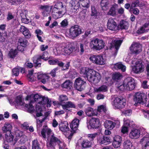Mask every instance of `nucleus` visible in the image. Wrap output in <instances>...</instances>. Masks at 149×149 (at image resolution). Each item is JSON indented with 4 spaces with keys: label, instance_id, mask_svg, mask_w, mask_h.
I'll return each mask as SVG.
<instances>
[{
    "label": "nucleus",
    "instance_id": "nucleus-55",
    "mask_svg": "<svg viewBox=\"0 0 149 149\" xmlns=\"http://www.w3.org/2000/svg\"><path fill=\"white\" fill-rule=\"evenodd\" d=\"M58 70V68H56L53 69L51 71L49 74H50L53 77L56 76V74Z\"/></svg>",
    "mask_w": 149,
    "mask_h": 149
},
{
    "label": "nucleus",
    "instance_id": "nucleus-28",
    "mask_svg": "<svg viewBox=\"0 0 149 149\" xmlns=\"http://www.w3.org/2000/svg\"><path fill=\"white\" fill-rule=\"evenodd\" d=\"M70 6L74 9L77 10L79 8L80 3L79 1L77 0H71L70 2Z\"/></svg>",
    "mask_w": 149,
    "mask_h": 149
},
{
    "label": "nucleus",
    "instance_id": "nucleus-9",
    "mask_svg": "<svg viewBox=\"0 0 149 149\" xmlns=\"http://www.w3.org/2000/svg\"><path fill=\"white\" fill-rule=\"evenodd\" d=\"M124 85L125 86L126 90L129 91L134 89L135 85L133 79L130 77H127L125 79Z\"/></svg>",
    "mask_w": 149,
    "mask_h": 149
},
{
    "label": "nucleus",
    "instance_id": "nucleus-60",
    "mask_svg": "<svg viewBox=\"0 0 149 149\" xmlns=\"http://www.w3.org/2000/svg\"><path fill=\"white\" fill-rule=\"evenodd\" d=\"M57 144L58 145L59 149H64L66 146V145L64 143L60 141Z\"/></svg>",
    "mask_w": 149,
    "mask_h": 149
},
{
    "label": "nucleus",
    "instance_id": "nucleus-32",
    "mask_svg": "<svg viewBox=\"0 0 149 149\" xmlns=\"http://www.w3.org/2000/svg\"><path fill=\"white\" fill-rule=\"evenodd\" d=\"M129 26L128 23L124 20L121 21L118 25V27L121 29H127Z\"/></svg>",
    "mask_w": 149,
    "mask_h": 149
},
{
    "label": "nucleus",
    "instance_id": "nucleus-39",
    "mask_svg": "<svg viewBox=\"0 0 149 149\" xmlns=\"http://www.w3.org/2000/svg\"><path fill=\"white\" fill-rule=\"evenodd\" d=\"M68 100V97L65 95H61L59 96V100L61 105L63 104L65 102L67 101Z\"/></svg>",
    "mask_w": 149,
    "mask_h": 149
},
{
    "label": "nucleus",
    "instance_id": "nucleus-36",
    "mask_svg": "<svg viewBox=\"0 0 149 149\" xmlns=\"http://www.w3.org/2000/svg\"><path fill=\"white\" fill-rule=\"evenodd\" d=\"M122 99V97L120 96L116 97H115L112 103V104L114 107L117 109L118 106L119 102L121 99Z\"/></svg>",
    "mask_w": 149,
    "mask_h": 149
},
{
    "label": "nucleus",
    "instance_id": "nucleus-43",
    "mask_svg": "<svg viewBox=\"0 0 149 149\" xmlns=\"http://www.w3.org/2000/svg\"><path fill=\"white\" fill-rule=\"evenodd\" d=\"M107 90L108 89L106 85H103L97 88L96 89V92H104L107 91Z\"/></svg>",
    "mask_w": 149,
    "mask_h": 149
},
{
    "label": "nucleus",
    "instance_id": "nucleus-53",
    "mask_svg": "<svg viewBox=\"0 0 149 149\" xmlns=\"http://www.w3.org/2000/svg\"><path fill=\"white\" fill-rule=\"evenodd\" d=\"M116 12L115 8L114 7H111L108 13V14L112 16H114L116 15Z\"/></svg>",
    "mask_w": 149,
    "mask_h": 149
},
{
    "label": "nucleus",
    "instance_id": "nucleus-17",
    "mask_svg": "<svg viewBox=\"0 0 149 149\" xmlns=\"http://www.w3.org/2000/svg\"><path fill=\"white\" fill-rule=\"evenodd\" d=\"M36 74L37 80L44 84H46L49 78V76L45 74L38 73Z\"/></svg>",
    "mask_w": 149,
    "mask_h": 149
},
{
    "label": "nucleus",
    "instance_id": "nucleus-3",
    "mask_svg": "<svg viewBox=\"0 0 149 149\" xmlns=\"http://www.w3.org/2000/svg\"><path fill=\"white\" fill-rule=\"evenodd\" d=\"M90 46L93 49L100 50L105 46V43L102 40L96 38L91 41Z\"/></svg>",
    "mask_w": 149,
    "mask_h": 149
},
{
    "label": "nucleus",
    "instance_id": "nucleus-50",
    "mask_svg": "<svg viewBox=\"0 0 149 149\" xmlns=\"http://www.w3.org/2000/svg\"><path fill=\"white\" fill-rule=\"evenodd\" d=\"M17 53V50L11 49L8 53V56L11 58H14Z\"/></svg>",
    "mask_w": 149,
    "mask_h": 149
},
{
    "label": "nucleus",
    "instance_id": "nucleus-52",
    "mask_svg": "<svg viewBox=\"0 0 149 149\" xmlns=\"http://www.w3.org/2000/svg\"><path fill=\"white\" fill-rule=\"evenodd\" d=\"M39 58L40 59L41 58L45 60H47L49 58L48 53L47 52H44L42 56H40Z\"/></svg>",
    "mask_w": 149,
    "mask_h": 149
},
{
    "label": "nucleus",
    "instance_id": "nucleus-64",
    "mask_svg": "<svg viewBox=\"0 0 149 149\" xmlns=\"http://www.w3.org/2000/svg\"><path fill=\"white\" fill-rule=\"evenodd\" d=\"M121 143L120 142L113 141V145L115 148H117L120 146Z\"/></svg>",
    "mask_w": 149,
    "mask_h": 149
},
{
    "label": "nucleus",
    "instance_id": "nucleus-1",
    "mask_svg": "<svg viewBox=\"0 0 149 149\" xmlns=\"http://www.w3.org/2000/svg\"><path fill=\"white\" fill-rule=\"evenodd\" d=\"M40 95L37 94H32L30 95H27L26 98V100H30L29 103L28 104L25 105V107L28 109V111L29 112H31L33 111L34 108L31 103L34 101L32 100H34V101L37 102Z\"/></svg>",
    "mask_w": 149,
    "mask_h": 149
},
{
    "label": "nucleus",
    "instance_id": "nucleus-57",
    "mask_svg": "<svg viewBox=\"0 0 149 149\" xmlns=\"http://www.w3.org/2000/svg\"><path fill=\"white\" fill-rule=\"evenodd\" d=\"M122 114L126 116H129L132 114V110L130 109L124 110L122 111Z\"/></svg>",
    "mask_w": 149,
    "mask_h": 149
},
{
    "label": "nucleus",
    "instance_id": "nucleus-26",
    "mask_svg": "<svg viewBox=\"0 0 149 149\" xmlns=\"http://www.w3.org/2000/svg\"><path fill=\"white\" fill-rule=\"evenodd\" d=\"M59 127V129L62 132H65L69 130V128L67 122L60 123Z\"/></svg>",
    "mask_w": 149,
    "mask_h": 149
},
{
    "label": "nucleus",
    "instance_id": "nucleus-63",
    "mask_svg": "<svg viewBox=\"0 0 149 149\" xmlns=\"http://www.w3.org/2000/svg\"><path fill=\"white\" fill-rule=\"evenodd\" d=\"M122 139L121 137L119 135L115 136L113 138V141L121 142Z\"/></svg>",
    "mask_w": 149,
    "mask_h": 149
},
{
    "label": "nucleus",
    "instance_id": "nucleus-38",
    "mask_svg": "<svg viewBox=\"0 0 149 149\" xmlns=\"http://www.w3.org/2000/svg\"><path fill=\"white\" fill-rule=\"evenodd\" d=\"M122 77V75L119 73H115L112 75V79L116 81L120 80Z\"/></svg>",
    "mask_w": 149,
    "mask_h": 149
},
{
    "label": "nucleus",
    "instance_id": "nucleus-58",
    "mask_svg": "<svg viewBox=\"0 0 149 149\" xmlns=\"http://www.w3.org/2000/svg\"><path fill=\"white\" fill-rule=\"evenodd\" d=\"M19 70L18 68H14L13 69L12 71V74L17 76L19 74Z\"/></svg>",
    "mask_w": 149,
    "mask_h": 149
},
{
    "label": "nucleus",
    "instance_id": "nucleus-14",
    "mask_svg": "<svg viewBox=\"0 0 149 149\" xmlns=\"http://www.w3.org/2000/svg\"><path fill=\"white\" fill-rule=\"evenodd\" d=\"M52 133H53L51 130L47 126H43V128L41 131V134L42 136L45 139L47 137V140L49 139V137Z\"/></svg>",
    "mask_w": 149,
    "mask_h": 149
},
{
    "label": "nucleus",
    "instance_id": "nucleus-56",
    "mask_svg": "<svg viewBox=\"0 0 149 149\" xmlns=\"http://www.w3.org/2000/svg\"><path fill=\"white\" fill-rule=\"evenodd\" d=\"M91 16H96L97 13V12L95 7L93 6H91Z\"/></svg>",
    "mask_w": 149,
    "mask_h": 149
},
{
    "label": "nucleus",
    "instance_id": "nucleus-54",
    "mask_svg": "<svg viewBox=\"0 0 149 149\" xmlns=\"http://www.w3.org/2000/svg\"><path fill=\"white\" fill-rule=\"evenodd\" d=\"M63 48L61 47H59L56 48V51H54V53L56 55H60L61 54H63V51L62 50Z\"/></svg>",
    "mask_w": 149,
    "mask_h": 149
},
{
    "label": "nucleus",
    "instance_id": "nucleus-62",
    "mask_svg": "<svg viewBox=\"0 0 149 149\" xmlns=\"http://www.w3.org/2000/svg\"><path fill=\"white\" fill-rule=\"evenodd\" d=\"M40 8L42 9L43 11L49 12V7L47 6H42L40 7Z\"/></svg>",
    "mask_w": 149,
    "mask_h": 149
},
{
    "label": "nucleus",
    "instance_id": "nucleus-46",
    "mask_svg": "<svg viewBox=\"0 0 149 149\" xmlns=\"http://www.w3.org/2000/svg\"><path fill=\"white\" fill-rule=\"evenodd\" d=\"M55 6H56L57 7H61V8L63 9L61 11L59 12V13H60V14H64L66 12V8H65V7H64L62 3L61 2L57 3L56 5H55Z\"/></svg>",
    "mask_w": 149,
    "mask_h": 149
},
{
    "label": "nucleus",
    "instance_id": "nucleus-27",
    "mask_svg": "<svg viewBox=\"0 0 149 149\" xmlns=\"http://www.w3.org/2000/svg\"><path fill=\"white\" fill-rule=\"evenodd\" d=\"M85 113L88 116H91L97 115L96 111L93 108L88 107L85 109Z\"/></svg>",
    "mask_w": 149,
    "mask_h": 149
},
{
    "label": "nucleus",
    "instance_id": "nucleus-47",
    "mask_svg": "<svg viewBox=\"0 0 149 149\" xmlns=\"http://www.w3.org/2000/svg\"><path fill=\"white\" fill-rule=\"evenodd\" d=\"M124 125L127 127H132L133 126L134 122L129 119H124Z\"/></svg>",
    "mask_w": 149,
    "mask_h": 149
},
{
    "label": "nucleus",
    "instance_id": "nucleus-42",
    "mask_svg": "<svg viewBox=\"0 0 149 149\" xmlns=\"http://www.w3.org/2000/svg\"><path fill=\"white\" fill-rule=\"evenodd\" d=\"M115 67L116 68L117 67L119 69H120L123 72H125L126 70V66L120 63L116 64L115 65Z\"/></svg>",
    "mask_w": 149,
    "mask_h": 149
},
{
    "label": "nucleus",
    "instance_id": "nucleus-44",
    "mask_svg": "<svg viewBox=\"0 0 149 149\" xmlns=\"http://www.w3.org/2000/svg\"><path fill=\"white\" fill-rule=\"evenodd\" d=\"M126 104L125 100L122 97V99H121L117 107V109H121L124 107Z\"/></svg>",
    "mask_w": 149,
    "mask_h": 149
},
{
    "label": "nucleus",
    "instance_id": "nucleus-30",
    "mask_svg": "<svg viewBox=\"0 0 149 149\" xmlns=\"http://www.w3.org/2000/svg\"><path fill=\"white\" fill-rule=\"evenodd\" d=\"M109 4L108 0H102L100 4L101 8L104 10L107 9Z\"/></svg>",
    "mask_w": 149,
    "mask_h": 149
},
{
    "label": "nucleus",
    "instance_id": "nucleus-8",
    "mask_svg": "<svg viewBox=\"0 0 149 149\" xmlns=\"http://www.w3.org/2000/svg\"><path fill=\"white\" fill-rule=\"evenodd\" d=\"M144 66L142 61H138L135 62L132 68L133 71L137 74H140L144 70Z\"/></svg>",
    "mask_w": 149,
    "mask_h": 149
},
{
    "label": "nucleus",
    "instance_id": "nucleus-24",
    "mask_svg": "<svg viewBox=\"0 0 149 149\" xmlns=\"http://www.w3.org/2000/svg\"><path fill=\"white\" fill-rule=\"evenodd\" d=\"M89 125L90 126L93 128L96 129L100 125L98 119L92 118L90 121Z\"/></svg>",
    "mask_w": 149,
    "mask_h": 149
},
{
    "label": "nucleus",
    "instance_id": "nucleus-34",
    "mask_svg": "<svg viewBox=\"0 0 149 149\" xmlns=\"http://www.w3.org/2000/svg\"><path fill=\"white\" fill-rule=\"evenodd\" d=\"M92 142L88 140H84L81 143V146L82 148H89L91 147Z\"/></svg>",
    "mask_w": 149,
    "mask_h": 149
},
{
    "label": "nucleus",
    "instance_id": "nucleus-5",
    "mask_svg": "<svg viewBox=\"0 0 149 149\" xmlns=\"http://www.w3.org/2000/svg\"><path fill=\"white\" fill-rule=\"evenodd\" d=\"M48 142L47 143V146L49 149H55V146L59 143L60 140L57 137L55 136L54 134L52 133L51 134Z\"/></svg>",
    "mask_w": 149,
    "mask_h": 149
},
{
    "label": "nucleus",
    "instance_id": "nucleus-61",
    "mask_svg": "<svg viewBox=\"0 0 149 149\" xmlns=\"http://www.w3.org/2000/svg\"><path fill=\"white\" fill-rule=\"evenodd\" d=\"M147 32L146 30V29H145L142 27H141L140 28L138 29L137 31V33L139 34H141L142 33Z\"/></svg>",
    "mask_w": 149,
    "mask_h": 149
},
{
    "label": "nucleus",
    "instance_id": "nucleus-22",
    "mask_svg": "<svg viewBox=\"0 0 149 149\" xmlns=\"http://www.w3.org/2000/svg\"><path fill=\"white\" fill-rule=\"evenodd\" d=\"M79 120L77 118L74 119L72 121L70 125V128L72 130V132L74 133L77 130L79 125Z\"/></svg>",
    "mask_w": 149,
    "mask_h": 149
},
{
    "label": "nucleus",
    "instance_id": "nucleus-45",
    "mask_svg": "<svg viewBox=\"0 0 149 149\" xmlns=\"http://www.w3.org/2000/svg\"><path fill=\"white\" fill-rule=\"evenodd\" d=\"M16 102L17 104L20 106H24L25 107V103H24L22 101V98L20 96H18L17 97L16 99Z\"/></svg>",
    "mask_w": 149,
    "mask_h": 149
},
{
    "label": "nucleus",
    "instance_id": "nucleus-59",
    "mask_svg": "<svg viewBox=\"0 0 149 149\" xmlns=\"http://www.w3.org/2000/svg\"><path fill=\"white\" fill-rule=\"evenodd\" d=\"M24 36L27 38H29L31 36V34L29 30L28 29L26 30V31L23 34Z\"/></svg>",
    "mask_w": 149,
    "mask_h": 149
},
{
    "label": "nucleus",
    "instance_id": "nucleus-37",
    "mask_svg": "<svg viewBox=\"0 0 149 149\" xmlns=\"http://www.w3.org/2000/svg\"><path fill=\"white\" fill-rule=\"evenodd\" d=\"M14 136L10 132L6 133L5 135L6 141L8 143H10L13 141Z\"/></svg>",
    "mask_w": 149,
    "mask_h": 149
},
{
    "label": "nucleus",
    "instance_id": "nucleus-40",
    "mask_svg": "<svg viewBox=\"0 0 149 149\" xmlns=\"http://www.w3.org/2000/svg\"><path fill=\"white\" fill-rule=\"evenodd\" d=\"M79 2L84 7L88 8L89 7V0H80Z\"/></svg>",
    "mask_w": 149,
    "mask_h": 149
},
{
    "label": "nucleus",
    "instance_id": "nucleus-2",
    "mask_svg": "<svg viewBox=\"0 0 149 149\" xmlns=\"http://www.w3.org/2000/svg\"><path fill=\"white\" fill-rule=\"evenodd\" d=\"M101 78L100 74L93 70H90L88 73L87 79L89 81L95 84L98 83Z\"/></svg>",
    "mask_w": 149,
    "mask_h": 149
},
{
    "label": "nucleus",
    "instance_id": "nucleus-15",
    "mask_svg": "<svg viewBox=\"0 0 149 149\" xmlns=\"http://www.w3.org/2000/svg\"><path fill=\"white\" fill-rule=\"evenodd\" d=\"M27 41L24 38H20L18 40L17 48L18 50L23 51L24 48L26 47Z\"/></svg>",
    "mask_w": 149,
    "mask_h": 149
},
{
    "label": "nucleus",
    "instance_id": "nucleus-25",
    "mask_svg": "<svg viewBox=\"0 0 149 149\" xmlns=\"http://www.w3.org/2000/svg\"><path fill=\"white\" fill-rule=\"evenodd\" d=\"M62 106L63 109L66 112H68L70 111L69 108H75V104L70 101L67 102L65 104H62Z\"/></svg>",
    "mask_w": 149,
    "mask_h": 149
},
{
    "label": "nucleus",
    "instance_id": "nucleus-29",
    "mask_svg": "<svg viewBox=\"0 0 149 149\" xmlns=\"http://www.w3.org/2000/svg\"><path fill=\"white\" fill-rule=\"evenodd\" d=\"M72 83L69 80H66L62 85V87L63 88L66 89L68 90H69L71 89Z\"/></svg>",
    "mask_w": 149,
    "mask_h": 149
},
{
    "label": "nucleus",
    "instance_id": "nucleus-49",
    "mask_svg": "<svg viewBox=\"0 0 149 149\" xmlns=\"http://www.w3.org/2000/svg\"><path fill=\"white\" fill-rule=\"evenodd\" d=\"M32 149H40L39 145L37 140H35L32 142Z\"/></svg>",
    "mask_w": 149,
    "mask_h": 149
},
{
    "label": "nucleus",
    "instance_id": "nucleus-16",
    "mask_svg": "<svg viewBox=\"0 0 149 149\" xmlns=\"http://www.w3.org/2000/svg\"><path fill=\"white\" fill-rule=\"evenodd\" d=\"M130 49L133 54H138L141 51V46L139 43H134L132 45Z\"/></svg>",
    "mask_w": 149,
    "mask_h": 149
},
{
    "label": "nucleus",
    "instance_id": "nucleus-11",
    "mask_svg": "<svg viewBox=\"0 0 149 149\" xmlns=\"http://www.w3.org/2000/svg\"><path fill=\"white\" fill-rule=\"evenodd\" d=\"M120 121L118 120H114V122L110 120H107L104 123L105 128L110 130L113 129L116 125V127H118L120 125Z\"/></svg>",
    "mask_w": 149,
    "mask_h": 149
},
{
    "label": "nucleus",
    "instance_id": "nucleus-21",
    "mask_svg": "<svg viewBox=\"0 0 149 149\" xmlns=\"http://www.w3.org/2000/svg\"><path fill=\"white\" fill-rule=\"evenodd\" d=\"M143 145V149H149V135H146L141 140Z\"/></svg>",
    "mask_w": 149,
    "mask_h": 149
},
{
    "label": "nucleus",
    "instance_id": "nucleus-41",
    "mask_svg": "<svg viewBox=\"0 0 149 149\" xmlns=\"http://www.w3.org/2000/svg\"><path fill=\"white\" fill-rule=\"evenodd\" d=\"M139 1L138 0H135L132 2L131 4L130 8L129 10V11L131 12L132 11V10L133 8L135 7L136 6H140L141 5L139 3Z\"/></svg>",
    "mask_w": 149,
    "mask_h": 149
},
{
    "label": "nucleus",
    "instance_id": "nucleus-6",
    "mask_svg": "<svg viewBox=\"0 0 149 149\" xmlns=\"http://www.w3.org/2000/svg\"><path fill=\"white\" fill-rule=\"evenodd\" d=\"M86 84V82L83 79L79 77L75 80L74 87L77 90L81 91L84 89Z\"/></svg>",
    "mask_w": 149,
    "mask_h": 149
},
{
    "label": "nucleus",
    "instance_id": "nucleus-10",
    "mask_svg": "<svg viewBox=\"0 0 149 149\" xmlns=\"http://www.w3.org/2000/svg\"><path fill=\"white\" fill-rule=\"evenodd\" d=\"M81 33V29L78 25H75L71 27L69 30V36L71 37L75 38Z\"/></svg>",
    "mask_w": 149,
    "mask_h": 149
},
{
    "label": "nucleus",
    "instance_id": "nucleus-13",
    "mask_svg": "<svg viewBox=\"0 0 149 149\" xmlns=\"http://www.w3.org/2000/svg\"><path fill=\"white\" fill-rule=\"evenodd\" d=\"M72 43H69L65 47L63 48V53L65 55L70 54L72 52L76 50H75V48L73 46Z\"/></svg>",
    "mask_w": 149,
    "mask_h": 149
},
{
    "label": "nucleus",
    "instance_id": "nucleus-31",
    "mask_svg": "<svg viewBox=\"0 0 149 149\" xmlns=\"http://www.w3.org/2000/svg\"><path fill=\"white\" fill-rule=\"evenodd\" d=\"M12 129L11 125L8 123H6L4 126L2 128V130L4 132H6L9 131V132H10V131Z\"/></svg>",
    "mask_w": 149,
    "mask_h": 149
},
{
    "label": "nucleus",
    "instance_id": "nucleus-7",
    "mask_svg": "<svg viewBox=\"0 0 149 149\" xmlns=\"http://www.w3.org/2000/svg\"><path fill=\"white\" fill-rule=\"evenodd\" d=\"M89 59L93 63L96 65H102L105 63V60L102 56L92 55L89 58Z\"/></svg>",
    "mask_w": 149,
    "mask_h": 149
},
{
    "label": "nucleus",
    "instance_id": "nucleus-23",
    "mask_svg": "<svg viewBox=\"0 0 149 149\" xmlns=\"http://www.w3.org/2000/svg\"><path fill=\"white\" fill-rule=\"evenodd\" d=\"M122 42V40H115L112 42V43L109 44V48L111 49L112 47H115L117 51Z\"/></svg>",
    "mask_w": 149,
    "mask_h": 149
},
{
    "label": "nucleus",
    "instance_id": "nucleus-4",
    "mask_svg": "<svg viewBox=\"0 0 149 149\" xmlns=\"http://www.w3.org/2000/svg\"><path fill=\"white\" fill-rule=\"evenodd\" d=\"M147 100L146 95L141 92L136 93L134 96V100L135 102L134 104L136 106L138 104H143L146 103Z\"/></svg>",
    "mask_w": 149,
    "mask_h": 149
},
{
    "label": "nucleus",
    "instance_id": "nucleus-12",
    "mask_svg": "<svg viewBox=\"0 0 149 149\" xmlns=\"http://www.w3.org/2000/svg\"><path fill=\"white\" fill-rule=\"evenodd\" d=\"M97 143L102 145H107L111 143V140L107 136H99L97 140Z\"/></svg>",
    "mask_w": 149,
    "mask_h": 149
},
{
    "label": "nucleus",
    "instance_id": "nucleus-19",
    "mask_svg": "<svg viewBox=\"0 0 149 149\" xmlns=\"http://www.w3.org/2000/svg\"><path fill=\"white\" fill-rule=\"evenodd\" d=\"M107 24V28L110 30L115 31L118 29L117 24L112 18L109 19Z\"/></svg>",
    "mask_w": 149,
    "mask_h": 149
},
{
    "label": "nucleus",
    "instance_id": "nucleus-48",
    "mask_svg": "<svg viewBox=\"0 0 149 149\" xmlns=\"http://www.w3.org/2000/svg\"><path fill=\"white\" fill-rule=\"evenodd\" d=\"M33 62L35 63V66L36 67H40L41 65L40 59L39 58H36L34 57L33 58Z\"/></svg>",
    "mask_w": 149,
    "mask_h": 149
},
{
    "label": "nucleus",
    "instance_id": "nucleus-18",
    "mask_svg": "<svg viewBox=\"0 0 149 149\" xmlns=\"http://www.w3.org/2000/svg\"><path fill=\"white\" fill-rule=\"evenodd\" d=\"M36 116L37 117H39L41 116V118H40L39 122L40 123L43 122L46 119L47 117L48 116L49 113L48 112H46L44 116H42L41 111H42V109L39 107H36Z\"/></svg>",
    "mask_w": 149,
    "mask_h": 149
},
{
    "label": "nucleus",
    "instance_id": "nucleus-35",
    "mask_svg": "<svg viewBox=\"0 0 149 149\" xmlns=\"http://www.w3.org/2000/svg\"><path fill=\"white\" fill-rule=\"evenodd\" d=\"M93 70L92 69H89L86 67H83L81 68L80 70V73L81 74L86 75L87 78L88 76V73L90 70Z\"/></svg>",
    "mask_w": 149,
    "mask_h": 149
},
{
    "label": "nucleus",
    "instance_id": "nucleus-20",
    "mask_svg": "<svg viewBox=\"0 0 149 149\" xmlns=\"http://www.w3.org/2000/svg\"><path fill=\"white\" fill-rule=\"evenodd\" d=\"M140 130L138 129H132L129 134V136L132 139H137L140 136Z\"/></svg>",
    "mask_w": 149,
    "mask_h": 149
},
{
    "label": "nucleus",
    "instance_id": "nucleus-51",
    "mask_svg": "<svg viewBox=\"0 0 149 149\" xmlns=\"http://www.w3.org/2000/svg\"><path fill=\"white\" fill-rule=\"evenodd\" d=\"M97 133H95L93 134H88L87 136L91 141H93L97 135Z\"/></svg>",
    "mask_w": 149,
    "mask_h": 149
},
{
    "label": "nucleus",
    "instance_id": "nucleus-33",
    "mask_svg": "<svg viewBox=\"0 0 149 149\" xmlns=\"http://www.w3.org/2000/svg\"><path fill=\"white\" fill-rule=\"evenodd\" d=\"M123 144L125 149H130L132 146L131 141L128 139L125 140Z\"/></svg>",
    "mask_w": 149,
    "mask_h": 149
}]
</instances>
